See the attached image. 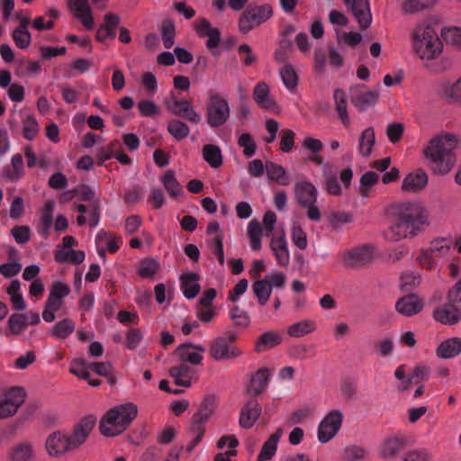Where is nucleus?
<instances>
[{
    "label": "nucleus",
    "mask_w": 461,
    "mask_h": 461,
    "mask_svg": "<svg viewBox=\"0 0 461 461\" xmlns=\"http://www.w3.org/2000/svg\"><path fill=\"white\" fill-rule=\"evenodd\" d=\"M429 225L427 210L420 203L407 202L396 207L392 225L384 232L390 241H398L417 236L423 227Z\"/></svg>",
    "instance_id": "f257e3e1"
},
{
    "label": "nucleus",
    "mask_w": 461,
    "mask_h": 461,
    "mask_svg": "<svg viewBox=\"0 0 461 461\" xmlns=\"http://www.w3.org/2000/svg\"><path fill=\"white\" fill-rule=\"evenodd\" d=\"M457 145V138L449 133L440 134L430 140L425 154L435 174L446 175L452 169L456 160L455 149Z\"/></svg>",
    "instance_id": "f03ea898"
},
{
    "label": "nucleus",
    "mask_w": 461,
    "mask_h": 461,
    "mask_svg": "<svg viewBox=\"0 0 461 461\" xmlns=\"http://www.w3.org/2000/svg\"><path fill=\"white\" fill-rule=\"evenodd\" d=\"M138 408L132 402L117 405L109 410L102 418L100 431L106 437H113L123 432L136 418Z\"/></svg>",
    "instance_id": "7ed1b4c3"
},
{
    "label": "nucleus",
    "mask_w": 461,
    "mask_h": 461,
    "mask_svg": "<svg viewBox=\"0 0 461 461\" xmlns=\"http://www.w3.org/2000/svg\"><path fill=\"white\" fill-rule=\"evenodd\" d=\"M413 49L421 59H432L442 51V42L429 24H419L412 32Z\"/></svg>",
    "instance_id": "20e7f679"
},
{
    "label": "nucleus",
    "mask_w": 461,
    "mask_h": 461,
    "mask_svg": "<svg viewBox=\"0 0 461 461\" xmlns=\"http://www.w3.org/2000/svg\"><path fill=\"white\" fill-rule=\"evenodd\" d=\"M230 109L227 99L219 94L209 93L206 105V121L211 128H220L230 118Z\"/></svg>",
    "instance_id": "39448f33"
},
{
    "label": "nucleus",
    "mask_w": 461,
    "mask_h": 461,
    "mask_svg": "<svg viewBox=\"0 0 461 461\" xmlns=\"http://www.w3.org/2000/svg\"><path fill=\"white\" fill-rule=\"evenodd\" d=\"M272 14V7L267 4L262 5H249L240 17L239 29L242 33H248L268 20Z\"/></svg>",
    "instance_id": "423d86ee"
},
{
    "label": "nucleus",
    "mask_w": 461,
    "mask_h": 461,
    "mask_svg": "<svg viewBox=\"0 0 461 461\" xmlns=\"http://www.w3.org/2000/svg\"><path fill=\"white\" fill-rule=\"evenodd\" d=\"M164 104L171 113L192 123L196 124L202 120L201 114L194 111L189 101L178 99L173 93L165 98Z\"/></svg>",
    "instance_id": "0eeeda50"
},
{
    "label": "nucleus",
    "mask_w": 461,
    "mask_h": 461,
    "mask_svg": "<svg viewBox=\"0 0 461 461\" xmlns=\"http://www.w3.org/2000/svg\"><path fill=\"white\" fill-rule=\"evenodd\" d=\"M25 398L26 393L23 387L14 386L7 390L0 399V419L14 415Z\"/></svg>",
    "instance_id": "6e6552de"
},
{
    "label": "nucleus",
    "mask_w": 461,
    "mask_h": 461,
    "mask_svg": "<svg viewBox=\"0 0 461 461\" xmlns=\"http://www.w3.org/2000/svg\"><path fill=\"white\" fill-rule=\"evenodd\" d=\"M343 422V414L339 410L330 411L321 421L318 428V439L327 443L339 432Z\"/></svg>",
    "instance_id": "1a4fd4ad"
},
{
    "label": "nucleus",
    "mask_w": 461,
    "mask_h": 461,
    "mask_svg": "<svg viewBox=\"0 0 461 461\" xmlns=\"http://www.w3.org/2000/svg\"><path fill=\"white\" fill-rule=\"evenodd\" d=\"M373 260V251L368 246H361L345 251L342 261L345 267L357 269Z\"/></svg>",
    "instance_id": "9d476101"
},
{
    "label": "nucleus",
    "mask_w": 461,
    "mask_h": 461,
    "mask_svg": "<svg viewBox=\"0 0 461 461\" xmlns=\"http://www.w3.org/2000/svg\"><path fill=\"white\" fill-rule=\"evenodd\" d=\"M364 85H357L350 88L351 102L356 108L364 112L374 106L379 98L377 91L366 90Z\"/></svg>",
    "instance_id": "9b49d317"
},
{
    "label": "nucleus",
    "mask_w": 461,
    "mask_h": 461,
    "mask_svg": "<svg viewBox=\"0 0 461 461\" xmlns=\"http://www.w3.org/2000/svg\"><path fill=\"white\" fill-rule=\"evenodd\" d=\"M96 419L94 416H86L75 427L73 433L68 436L71 449L78 447L82 445L93 428L95 425Z\"/></svg>",
    "instance_id": "f8f14e48"
},
{
    "label": "nucleus",
    "mask_w": 461,
    "mask_h": 461,
    "mask_svg": "<svg viewBox=\"0 0 461 461\" xmlns=\"http://www.w3.org/2000/svg\"><path fill=\"white\" fill-rule=\"evenodd\" d=\"M210 355L215 360H223L239 357L240 351L231 347L227 338L219 337L212 341L210 348Z\"/></svg>",
    "instance_id": "ddd939ff"
},
{
    "label": "nucleus",
    "mask_w": 461,
    "mask_h": 461,
    "mask_svg": "<svg viewBox=\"0 0 461 461\" xmlns=\"http://www.w3.org/2000/svg\"><path fill=\"white\" fill-rule=\"evenodd\" d=\"M434 319L444 325H455L461 321V308L447 303L438 307L433 312Z\"/></svg>",
    "instance_id": "4468645a"
},
{
    "label": "nucleus",
    "mask_w": 461,
    "mask_h": 461,
    "mask_svg": "<svg viewBox=\"0 0 461 461\" xmlns=\"http://www.w3.org/2000/svg\"><path fill=\"white\" fill-rule=\"evenodd\" d=\"M261 411L262 408L258 400L251 397L241 409L240 425L244 429L251 428L259 418Z\"/></svg>",
    "instance_id": "2eb2a0df"
},
{
    "label": "nucleus",
    "mask_w": 461,
    "mask_h": 461,
    "mask_svg": "<svg viewBox=\"0 0 461 461\" xmlns=\"http://www.w3.org/2000/svg\"><path fill=\"white\" fill-rule=\"evenodd\" d=\"M294 194L295 199L301 206L310 205L317 202L318 191L309 181L297 182L294 185Z\"/></svg>",
    "instance_id": "dca6fc26"
},
{
    "label": "nucleus",
    "mask_w": 461,
    "mask_h": 461,
    "mask_svg": "<svg viewBox=\"0 0 461 461\" xmlns=\"http://www.w3.org/2000/svg\"><path fill=\"white\" fill-rule=\"evenodd\" d=\"M70 9L76 18L80 20L87 30L94 28V17L87 0H71Z\"/></svg>",
    "instance_id": "f3484780"
},
{
    "label": "nucleus",
    "mask_w": 461,
    "mask_h": 461,
    "mask_svg": "<svg viewBox=\"0 0 461 461\" xmlns=\"http://www.w3.org/2000/svg\"><path fill=\"white\" fill-rule=\"evenodd\" d=\"M406 438L402 434L386 437L381 446V455L385 458L395 457L406 446Z\"/></svg>",
    "instance_id": "a211bd4d"
},
{
    "label": "nucleus",
    "mask_w": 461,
    "mask_h": 461,
    "mask_svg": "<svg viewBox=\"0 0 461 461\" xmlns=\"http://www.w3.org/2000/svg\"><path fill=\"white\" fill-rule=\"evenodd\" d=\"M395 308L400 314L412 316L422 310L423 303L417 295L411 294L400 298L396 302Z\"/></svg>",
    "instance_id": "6ab92c4d"
},
{
    "label": "nucleus",
    "mask_w": 461,
    "mask_h": 461,
    "mask_svg": "<svg viewBox=\"0 0 461 461\" xmlns=\"http://www.w3.org/2000/svg\"><path fill=\"white\" fill-rule=\"evenodd\" d=\"M195 30L200 37H208V41L206 46L208 49L212 50L216 48L221 41V32L217 28H213L211 25V23L205 19L202 18L195 23Z\"/></svg>",
    "instance_id": "aec40b11"
},
{
    "label": "nucleus",
    "mask_w": 461,
    "mask_h": 461,
    "mask_svg": "<svg viewBox=\"0 0 461 461\" xmlns=\"http://www.w3.org/2000/svg\"><path fill=\"white\" fill-rule=\"evenodd\" d=\"M427 184V174L422 169H417L404 177L402 189L405 192L417 193L421 191Z\"/></svg>",
    "instance_id": "412c9836"
},
{
    "label": "nucleus",
    "mask_w": 461,
    "mask_h": 461,
    "mask_svg": "<svg viewBox=\"0 0 461 461\" xmlns=\"http://www.w3.org/2000/svg\"><path fill=\"white\" fill-rule=\"evenodd\" d=\"M350 9L362 30H366L370 26L372 23V15L369 9L368 0H352Z\"/></svg>",
    "instance_id": "4be33fe9"
},
{
    "label": "nucleus",
    "mask_w": 461,
    "mask_h": 461,
    "mask_svg": "<svg viewBox=\"0 0 461 461\" xmlns=\"http://www.w3.org/2000/svg\"><path fill=\"white\" fill-rule=\"evenodd\" d=\"M180 288L186 299L194 298L200 292V285L198 283L200 276L196 273L188 272L180 276Z\"/></svg>",
    "instance_id": "5701e85b"
},
{
    "label": "nucleus",
    "mask_w": 461,
    "mask_h": 461,
    "mask_svg": "<svg viewBox=\"0 0 461 461\" xmlns=\"http://www.w3.org/2000/svg\"><path fill=\"white\" fill-rule=\"evenodd\" d=\"M169 375L174 378L178 386L190 387L192 379L194 375V370L185 363L170 367Z\"/></svg>",
    "instance_id": "b1692460"
},
{
    "label": "nucleus",
    "mask_w": 461,
    "mask_h": 461,
    "mask_svg": "<svg viewBox=\"0 0 461 461\" xmlns=\"http://www.w3.org/2000/svg\"><path fill=\"white\" fill-rule=\"evenodd\" d=\"M46 448L51 456L60 455L68 450H71L68 436L60 432H55L48 438Z\"/></svg>",
    "instance_id": "393cba45"
},
{
    "label": "nucleus",
    "mask_w": 461,
    "mask_h": 461,
    "mask_svg": "<svg viewBox=\"0 0 461 461\" xmlns=\"http://www.w3.org/2000/svg\"><path fill=\"white\" fill-rule=\"evenodd\" d=\"M268 383V369L260 368L251 377L248 386V393L252 398L261 394L267 388Z\"/></svg>",
    "instance_id": "a878e982"
},
{
    "label": "nucleus",
    "mask_w": 461,
    "mask_h": 461,
    "mask_svg": "<svg viewBox=\"0 0 461 461\" xmlns=\"http://www.w3.org/2000/svg\"><path fill=\"white\" fill-rule=\"evenodd\" d=\"M253 99L262 109L271 110L276 106V102L270 97L269 87L265 82L256 85L253 90Z\"/></svg>",
    "instance_id": "bb28decb"
},
{
    "label": "nucleus",
    "mask_w": 461,
    "mask_h": 461,
    "mask_svg": "<svg viewBox=\"0 0 461 461\" xmlns=\"http://www.w3.org/2000/svg\"><path fill=\"white\" fill-rule=\"evenodd\" d=\"M333 99L335 104V110L340 119L342 124L345 127H348L350 124V119L348 113V99L344 90L337 88L333 93Z\"/></svg>",
    "instance_id": "cd10ccee"
},
{
    "label": "nucleus",
    "mask_w": 461,
    "mask_h": 461,
    "mask_svg": "<svg viewBox=\"0 0 461 461\" xmlns=\"http://www.w3.org/2000/svg\"><path fill=\"white\" fill-rule=\"evenodd\" d=\"M461 352V339L454 337L442 341L437 348V356L447 359L456 357Z\"/></svg>",
    "instance_id": "c85d7f7f"
},
{
    "label": "nucleus",
    "mask_w": 461,
    "mask_h": 461,
    "mask_svg": "<svg viewBox=\"0 0 461 461\" xmlns=\"http://www.w3.org/2000/svg\"><path fill=\"white\" fill-rule=\"evenodd\" d=\"M282 338L279 333L276 331H267L260 335L255 343V351L261 353L269 350L276 346L279 345Z\"/></svg>",
    "instance_id": "c756f323"
},
{
    "label": "nucleus",
    "mask_w": 461,
    "mask_h": 461,
    "mask_svg": "<svg viewBox=\"0 0 461 461\" xmlns=\"http://www.w3.org/2000/svg\"><path fill=\"white\" fill-rule=\"evenodd\" d=\"M282 434L283 429H277L276 431L269 437V438L264 443L257 461L270 460L276 455L277 443Z\"/></svg>",
    "instance_id": "7c9ffc66"
},
{
    "label": "nucleus",
    "mask_w": 461,
    "mask_h": 461,
    "mask_svg": "<svg viewBox=\"0 0 461 461\" xmlns=\"http://www.w3.org/2000/svg\"><path fill=\"white\" fill-rule=\"evenodd\" d=\"M375 144V130L368 127L362 131L358 142V152L361 156L367 158L371 155L372 149Z\"/></svg>",
    "instance_id": "2f4dec72"
},
{
    "label": "nucleus",
    "mask_w": 461,
    "mask_h": 461,
    "mask_svg": "<svg viewBox=\"0 0 461 461\" xmlns=\"http://www.w3.org/2000/svg\"><path fill=\"white\" fill-rule=\"evenodd\" d=\"M252 291L258 303L262 306L268 302L272 293L271 285H269L267 279L265 277L263 279H256L252 285Z\"/></svg>",
    "instance_id": "473e14b6"
},
{
    "label": "nucleus",
    "mask_w": 461,
    "mask_h": 461,
    "mask_svg": "<svg viewBox=\"0 0 461 461\" xmlns=\"http://www.w3.org/2000/svg\"><path fill=\"white\" fill-rule=\"evenodd\" d=\"M96 247L104 246L110 253L113 254L118 251L122 244L121 238L111 237L106 231L101 230L95 237Z\"/></svg>",
    "instance_id": "72a5a7b5"
},
{
    "label": "nucleus",
    "mask_w": 461,
    "mask_h": 461,
    "mask_svg": "<svg viewBox=\"0 0 461 461\" xmlns=\"http://www.w3.org/2000/svg\"><path fill=\"white\" fill-rule=\"evenodd\" d=\"M53 211L54 203L50 200L47 201L41 212V226L39 230V232L45 237L50 234V230L52 226Z\"/></svg>",
    "instance_id": "f704fd0d"
},
{
    "label": "nucleus",
    "mask_w": 461,
    "mask_h": 461,
    "mask_svg": "<svg viewBox=\"0 0 461 461\" xmlns=\"http://www.w3.org/2000/svg\"><path fill=\"white\" fill-rule=\"evenodd\" d=\"M203 159L214 168H218L222 164L221 150L218 146L206 144L203 148Z\"/></svg>",
    "instance_id": "c9c22d12"
},
{
    "label": "nucleus",
    "mask_w": 461,
    "mask_h": 461,
    "mask_svg": "<svg viewBox=\"0 0 461 461\" xmlns=\"http://www.w3.org/2000/svg\"><path fill=\"white\" fill-rule=\"evenodd\" d=\"M21 283L15 279L10 283L7 288V294L10 295L13 307L17 311H23L26 308V303L20 292Z\"/></svg>",
    "instance_id": "e433bc0d"
},
{
    "label": "nucleus",
    "mask_w": 461,
    "mask_h": 461,
    "mask_svg": "<svg viewBox=\"0 0 461 461\" xmlns=\"http://www.w3.org/2000/svg\"><path fill=\"white\" fill-rule=\"evenodd\" d=\"M165 189L172 198H177L183 194V188L175 176V173L168 170L161 179Z\"/></svg>",
    "instance_id": "4c0bfd02"
},
{
    "label": "nucleus",
    "mask_w": 461,
    "mask_h": 461,
    "mask_svg": "<svg viewBox=\"0 0 461 461\" xmlns=\"http://www.w3.org/2000/svg\"><path fill=\"white\" fill-rule=\"evenodd\" d=\"M434 4L435 0H404L401 4V11L403 14H415L433 6Z\"/></svg>",
    "instance_id": "58836bf2"
},
{
    "label": "nucleus",
    "mask_w": 461,
    "mask_h": 461,
    "mask_svg": "<svg viewBox=\"0 0 461 461\" xmlns=\"http://www.w3.org/2000/svg\"><path fill=\"white\" fill-rule=\"evenodd\" d=\"M323 177L326 191L331 195H340L341 186L338 179L337 171L325 167L323 170Z\"/></svg>",
    "instance_id": "ea45409f"
},
{
    "label": "nucleus",
    "mask_w": 461,
    "mask_h": 461,
    "mask_svg": "<svg viewBox=\"0 0 461 461\" xmlns=\"http://www.w3.org/2000/svg\"><path fill=\"white\" fill-rule=\"evenodd\" d=\"M86 255L82 250H59L55 254V260L59 263L71 262L73 264H80L85 260Z\"/></svg>",
    "instance_id": "a19ab883"
},
{
    "label": "nucleus",
    "mask_w": 461,
    "mask_h": 461,
    "mask_svg": "<svg viewBox=\"0 0 461 461\" xmlns=\"http://www.w3.org/2000/svg\"><path fill=\"white\" fill-rule=\"evenodd\" d=\"M33 456V450L29 443L23 442L14 447L9 454L11 461H30Z\"/></svg>",
    "instance_id": "79ce46f5"
},
{
    "label": "nucleus",
    "mask_w": 461,
    "mask_h": 461,
    "mask_svg": "<svg viewBox=\"0 0 461 461\" xmlns=\"http://www.w3.org/2000/svg\"><path fill=\"white\" fill-rule=\"evenodd\" d=\"M75 330V323L70 319H64L58 321L51 329L50 335L55 339H66Z\"/></svg>",
    "instance_id": "37998d69"
},
{
    "label": "nucleus",
    "mask_w": 461,
    "mask_h": 461,
    "mask_svg": "<svg viewBox=\"0 0 461 461\" xmlns=\"http://www.w3.org/2000/svg\"><path fill=\"white\" fill-rule=\"evenodd\" d=\"M193 343H184L178 346L176 353L179 356V359L183 363H190L192 365H200L203 361V356L198 352L188 351L191 348Z\"/></svg>",
    "instance_id": "c03bdc74"
},
{
    "label": "nucleus",
    "mask_w": 461,
    "mask_h": 461,
    "mask_svg": "<svg viewBox=\"0 0 461 461\" xmlns=\"http://www.w3.org/2000/svg\"><path fill=\"white\" fill-rule=\"evenodd\" d=\"M315 330L314 321L304 320L296 323H294L288 328L287 333L293 338L303 337Z\"/></svg>",
    "instance_id": "a18cd8bd"
},
{
    "label": "nucleus",
    "mask_w": 461,
    "mask_h": 461,
    "mask_svg": "<svg viewBox=\"0 0 461 461\" xmlns=\"http://www.w3.org/2000/svg\"><path fill=\"white\" fill-rule=\"evenodd\" d=\"M167 131L176 140H182L188 136L190 130L186 123L177 119H172L167 122Z\"/></svg>",
    "instance_id": "49530a36"
},
{
    "label": "nucleus",
    "mask_w": 461,
    "mask_h": 461,
    "mask_svg": "<svg viewBox=\"0 0 461 461\" xmlns=\"http://www.w3.org/2000/svg\"><path fill=\"white\" fill-rule=\"evenodd\" d=\"M23 134L26 140H32L39 132V124L34 115L29 114L23 118Z\"/></svg>",
    "instance_id": "de8ad7c7"
},
{
    "label": "nucleus",
    "mask_w": 461,
    "mask_h": 461,
    "mask_svg": "<svg viewBox=\"0 0 461 461\" xmlns=\"http://www.w3.org/2000/svg\"><path fill=\"white\" fill-rule=\"evenodd\" d=\"M280 76L284 85L289 91H293L298 84V77L292 65L286 64L281 70Z\"/></svg>",
    "instance_id": "09e8293b"
},
{
    "label": "nucleus",
    "mask_w": 461,
    "mask_h": 461,
    "mask_svg": "<svg viewBox=\"0 0 461 461\" xmlns=\"http://www.w3.org/2000/svg\"><path fill=\"white\" fill-rule=\"evenodd\" d=\"M15 46L21 50L27 49L32 42V34L28 29L15 28L12 32Z\"/></svg>",
    "instance_id": "8fccbe9b"
},
{
    "label": "nucleus",
    "mask_w": 461,
    "mask_h": 461,
    "mask_svg": "<svg viewBox=\"0 0 461 461\" xmlns=\"http://www.w3.org/2000/svg\"><path fill=\"white\" fill-rule=\"evenodd\" d=\"M159 269V264L153 258H146L140 264L138 274L142 278H152Z\"/></svg>",
    "instance_id": "3c124183"
},
{
    "label": "nucleus",
    "mask_w": 461,
    "mask_h": 461,
    "mask_svg": "<svg viewBox=\"0 0 461 461\" xmlns=\"http://www.w3.org/2000/svg\"><path fill=\"white\" fill-rule=\"evenodd\" d=\"M9 329L12 334L18 335L27 327V317L23 313H14L8 320Z\"/></svg>",
    "instance_id": "603ef678"
},
{
    "label": "nucleus",
    "mask_w": 461,
    "mask_h": 461,
    "mask_svg": "<svg viewBox=\"0 0 461 461\" xmlns=\"http://www.w3.org/2000/svg\"><path fill=\"white\" fill-rule=\"evenodd\" d=\"M443 40L457 50H461V29L458 27L447 28L442 31Z\"/></svg>",
    "instance_id": "864d4df0"
},
{
    "label": "nucleus",
    "mask_w": 461,
    "mask_h": 461,
    "mask_svg": "<svg viewBox=\"0 0 461 461\" xmlns=\"http://www.w3.org/2000/svg\"><path fill=\"white\" fill-rule=\"evenodd\" d=\"M119 147V141L113 140L107 146L100 148L97 152L98 164L103 166L106 160L114 158Z\"/></svg>",
    "instance_id": "5fc2aeb1"
},
{
    "label": "nucleus",
    "mask_w": 461,
    "mask_h": 461,
    "mask_svg": "<svg viewBox=\"0 0 461 461\" xmlns=\"http://www.w3.org/2000/svg\"><path fill=\"white\" fill-rule=\"evenodd\" d=\"M161 35L164 47L170 49L174 45L175 25L172 21L166 20L161 26Z\"/></svg>",
    "instance_id": "6e6d98bb"
},
{
    "label": "nucleus",
    "mask_w": 461,
    "mask_h": 461,
    "mask_svg": "<svg viewBox=\"0 0 461 461\" xmlns=\"http://www.w3.org/2000/svg\"><path fill=\"white\" fill-rule=\"evenodd\" d=\"M266 170L269 179L277 181L282 185L287 184V182L282 181L285 176V169L282 166L267 161L266 163Z\"/></svg>",
    "instance_id": "4d7b16f0"
},
{
    "label": "nucleus",
    "mask_w": 461,
    "mask_h": 461,
    "mask_svg": "<svg viewBox=\"0 0 461 461\" xmlns=\"http://www.w3.org/2000/svg\"><path fill=\"white\" fill-rule=\"evenodd\" d=\"M215 407V398L213 396H207L202 402L198 411L194 414L196 419L204 420L207 421Z\"/></svg>",
    "instance_id": "13d9d810"
},
{
    "label": "nucleus",
    "mask_w": 461,
    "mask_h": 461,
    "mask_svg": "<svg viewBox=\"0 0 461 461\" xmlns=\"http://www.w3.org/2000/svg\"><path fill=\"white\" fill-rule=\"evenodd\" d=\"M240 147L243 148V154L250 158L255 155L257 145L249 133H242L238 140Z\"/></svg>",
    "instance_id": "bf43d9fd"
},
{
    "label": "nucleus",
    "mask_w": 461,
    "mask_h": 461,
    "mask_svg": "<svg viewBox=\"0 0 461 461\" xmlns=\"http://www.w3.org/2000/svg\"><path fill=\"white\" fill-rule=\"evenodd\" d=\"M295 133L290 129H283L280 132V150L284 153L290 152L294 146Z\"/></svg>",
    "instance_id": "052dcab7"
},
{
    "label": "nucleus",
    "mask_w": 461,
    "mask_h": 461,
    "mask_svg": "<svg viewBox=\"0 0 461 461\" xmlns=\"http://www.w3.org/2000/svg\"><path fill=\"white\" fill-rule=\"evenodd\" d=\"M379 180V175L374 171H367L362 175L360 178V193L362 195L367 196L368 188L375 185Z\"/></svg>",
    "instance_id": "680f3d73"
},
{
    "label": "nucleus",
    "mask_w": 461,
    "mask_h": 461,
    "mask_svg": "<svg viewBox=\"0 0 461 461\" xmlns=\"http://www.w3.org/2000/svg\"><path fill=\"white\" fill-rule=\"evenodd\" d=\"M292 240L294 245L300 249H304L307 247V238L306 233L302 229V227L296 223H294L292 227Z\"/></svg>",
    "instance_id": "e2e57ef3"
},
{
    "label": "nucleus",
    "mask_w": 461,
    "mask_h": 461,
    "mask_svg": "<svg viewBox=\"0 0 461 461\" xmlns=\"http://www.w3.org/2000/svg\"><path fill=\"white\" fill-rule=\"evenodd\" d=\"M450 249V242L447 240L440 239L431 242L429 250L435 257H444L447 254Z\"/></svg>",
    "instance_id": "0e129e2a"
},
{
    "label": "nucleus",
    "mask_w": 461,
    "mask_h": 461,
    "mask_svg": "<svg viewBox=\"0 0 461 461\" xmlns=\"http://www.w3.org/2000/svg\"><path fill=\"white\" fill-rule=\"evenodd\" d=\"M230 317L234 324L239 327H247L249 324V318L247 312L238 306H234L230 311Z\"/></svg>",
    "instance_id": "69168bd1"
},
{
    "label": "nucleus",
    "mask_w": 461,
    "mask_h": 461,
    "mask_svg": "<svg viewBox=\"0 0 461 461\" xmlns=\"http://www.w3.org/2000/svg\"><path fill=\"white\" fill-rule=\"evenodd\" d=\"M366 456V451L358 446H348L345 448V459L348 461H360Z\"/></svg>",
    "instance_id": "338daca9"
},
{
    "label": "nucleus",
    "mask_w": 461,
    "mask_h": 461,
    "mask_svg": "<svg viewBox=\"0 0 461 461\" xmlns=\"http://www.w3.org/2000/svg\"><path fill=\"white\" fill-rule=\"evenodd\" d=\"M138 108L140 114L145 117H152L159 112L156 104L149 100H142L139 102Z\"/></svg>",
    "instance_id": "774afa93"
}]
</instances>
